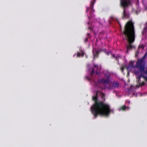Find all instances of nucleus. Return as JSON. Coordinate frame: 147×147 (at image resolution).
<instances>
[{"label":"nucleus","instance_id":"obj_15","mask_svg":"<svg viewBox=\"0 0 147 147\" xmlns=\"http://www.w3.org/2000/svg\"><path fill=\"white\" fill-rule=\"evenodd\" d=\"M106 50L105 49H98V51L99 52V53H100L102 52H104L105 51V50Z\"/></svg>","mask_w":147,"mask_h":147},{"label":"nucleus","instance_id":"obj_20","mask_svg":"<svg viewBox=\"0 0 147 147\" xmlns=\"http://www.w3.org/2000/svg\"><path fill=\"white\" fill-rule=\"evenodd\" d=\"M104 52L107 55H109V53L106 50V49L105 50V51Z\"/></svg>","mask_w":147,"mask_h":147},{"label":"nucleus","instance_id":"obj_16","mask_svg":"<svg viewBox=\"0 0 147 147\" xmlns=\"http://www.w3.org/2000/svg\"><path fill=\"white\" fill-rule=\"evenodd\" d=\"M138 82L139 83V87L140 86H143L145 84V82L144 81L142 82V83H139L140 81Z\"/></svg>","mask_w":147,"mask_h":147},{"label":"nucleus","instance_id":"obj_22","mask_svg":"<svg viewBox=\"0 0 147 147\" xmlns=\"http://www.w3.org/2000/svg\"><path fill=\"white\" fill-rule=\"evenodd\" d=\"M124 69V68L123 67H121V70L122 71H123Z\"/></svg>","mask_w":147,"mask_h":147},{"label":"nucleus","instance_id":"obj_9","mask_svg":"<svg viewBox=\"0 0 147 147\" xmlns=\"http://www.w3.org/2000/svg\"><path fill=\"white\" fill-rule=\"evenodd\" d=\"M144 27L143 28L142 31V34L144 35L147 32V21L144 24Z\"/></svg>","mask_w":147,"mask_h":147},{"label":"nucleus","instance_id":"obj_13","mask_svg":"<svg viewBox=\"0 0 147 147\" xmlns=\"http://www.w3.org/2000/svg\"><path fill=\"white\" fill-rule=\"evenodd\" d=\"M119 86V84L117 82H113L112 84L113 87L114 88H117Z\"/></svg>","mask_w":147,"mask_h":147},{"label":"nucleus","instance_id":"obj_3","mask_svg":"<svg viewBox=\"0 0 147 147\" xmlns=\"http://www.w3.org/2000/svg\"><path fill=\"white\" fill-rule=\"evenodd\" d=\"M130 4L129 0H121V6L123 8V12L122 13V18L124 19L125 18H129V13L126 12L125 8L128 7Z\"/></svg>","mask_w":147,"mask_h":147},{"label":"nucleus","instance_id":"obj_7","mask_svg":"<svg viewBox=\"0 0 147 147\" xmlns=\"http://www.w3.org/2000/svg\"><path fill=\"white\" fill-rule=\"evenodd\" d=\"M109 76L108 75H107V78L106 79L102 78L101 79H100L98 81V82L99 83H101L103 84L107 83L109 82Z\"/></svg>","mask_w":147,"mask_h":147},{"label":"nucleus","instance_id":"obj_6","mask_svg":"<svg viewBox=\"0 0 147 147\" xmlns=\"http://www.w3.org/2000/svg\"><path fill=\"white\" fill-rule=\"evenodd\" d=\"M94 68L93 69L92 71L90 73V75L92 76V75L94 73V69H96L95 71L96 74V75H99V74L100 72V69L99 68L98 66L96 64L94 65Z\"/></svg>","mask_w":147,"mask_h":147},{"label":"nucleus","instance_id":"obj_21","mask_svg":"<svg viewBox=\"0 0 147 147\" xmlns=\"http://www.w3.org/2000/svg\"><path fill=\"white\" fill-rule=\"evenodd\" d=\"M88 30L90 29V31H91V30H92V28L90 26H89L88 28Z\"/></svg>","mask_w":147,"mask_h":147},{"label":"nucleus","instance_id":"obj_11","mask_svg":"<svg viewBox=\"0 0 147 147\" xmlns=\"http://www.w3.org/2000/svg\"><path fill=\"white\" fill-rule=\"evenodd\" d=\"M84 52L82 51L81 50L80 51V53H79V52L77 53V56L78 57H79L80 56L82 57H83L84 56Z\"/></svg>","mask_w":147,"mask_h":147},{"label":"nucleus","instance_id":"obj_4","mask_svg":"<svg viewBox=\"0 0 147 147\" xmlns=\"http://www.w3.org/2000/svg\"><path fill=\"white\" fill-rule=\"evenodd\" d=\"M147 56V51L145 53L143 57L141 58L138 59L136 63V65H139L140 67H142V65L145 64V59Z\"/></svg>","mask_w":147,"mask_h":147},{"label":"nucleus","instance_id":"obj_24","mask_svg":"<svg viewBox=\"0 0 147 147\" xmlns=\"http://www.w3.org/2000/svg\"><path fill=\"white\" fill-rule=\"evenodd\" d=\"M87 35H88V36H89V35H90V33H87Z\"/></svg>","mask_w":147,"mask_h":147},{"label":"nucleus","instance_id":"obj_10","mask_svg":"<svg viewBox=\"0 0 147 147\" xmlns=\"http://www.w3.org/2000/svg\"><path fill=\"white\" fill-rule=\"evenodd\" d=\"M134 67V62L132 61H130L129 64L128 65V66L127 67V70L131 69V68H133Z\"/></svg>","mask_w":147,"mask_h":147},{"label":"nucleus","instance_id":"obj_8","mask_svg":"<svg viewBox=\"0 0 147 147\" xmlns=\"http://www.w3.org/2000/svg\"><path fill=\"white\" fill-rule=\"evenodd\" d=\"M92 51L93 53L94 59L97 58L98 57V54L99 53V52L98 50L95 48H93Z\"/></svg>","mask_w":147,"mask_h":147},{"label":"nucleus","instance_id":"obj_12","mask_svg":"<svg viewBox=\"0 0 147 147\" xmlns=\"http://www.w3.org/2000/svg\"><path fill=\"white\" fill-rule=\"evenodd\" d=\"M126 109H129V107H126L125 105H124L121 107L119 109V111H125Z\"/></svg>","mask_w":147,"mask_h":147},{"label":"nucleus","instance_id":"obj_17","mask_svg":"<svg viewBox=\"0 0 147 147\" xmlns=\"http://www.w3.org/2000/svg\"><path fill=\"white\" fill-rule=\"evenodd\" d=\"M112 56L113 57L115 58V59L116 61H118V60L117 57L115 56L114 54H113Z\"/></svg>","mask_w":147,"mask_h":147},{"label":"nucleus","instance_id":"obj_18","mask_svg":"<svg viewBox=\"0 0 147 147\" xmlns=\"http://www.w3.org/2000/svg\"><path fill=\"white\" fill-rule=\"evenodd\" d=\"M139 51L138 50H137L136 52V53H135V55H136V57H137L138 56V54L139 53Z\"/></svg>","mask_w":147,"mask_h":147},{"label":"nucleus","instance_id":"obj_5","mask_svg":"<svg viewBox=\"0 0 147 147\" xmlns=\"http://www.w3.org/2000/svg\"><path fill=\"white\" fill-rule=\"evenodd\" d=\"M96 1V0H92L90 2V6L89 7L87 8L86 12H89L90 13L91 16H92V13L94 11L93 9L94 5Z\"/></svg>","mask_w":147,"mask_h":147},{"label":"nucleus","instance_id":"obj_14","mask_svg":"<svg viewBox=\"0 0 147 147\" xmlns=\"http://www.w3.org/2000/svg\"><path fill=\"white\" fill-rule=\"evenodd\" d=\"M144 46L143 44H142L140 45L138 47V49H142V50L144 49Z\"/></svg>","mask_w":147,"mask_h":147},{"label":"nucleus","instance_id":"obj_26","mask_svg":"<svg viewBox=\"0 0 147 147\" xmlns=\"http://www.w3.org/2000/svg\"><path fill=\"white\" fill-rule=\"evenodd\" d=\"M123 34L125 35L124 34ZM125 39V37L124 38H123V39Z\"/></svg>","mask_w":147,"mask_h":147},{"label":"nucleus","instance_id":"obj_25","mask_svg":"<svg viewBox=\"0 0 147 147\" xmlns=\"http://www.w3.org/2000/svg\"><path fill=\"white\" fill-rule=\"evenodd\" d=\"M88 24V25H90V23L89 22H88V23H87Z\"/></svg>","mask_w":147,"mask_h":147},{"label":"nucleus","instance_id":"obj_2","mask_svg":"<svg viewBox=\"0 0 147 147\" xmlns=\"http://www.w3.org/2000/svg\"><path fill=\"white\" fill-rule=\"evenodd\" d=\"M123 34L125 35V40H127L129 45L127 47V52L132 49L134 45L131 44L134 42L135 38V32L134 23L131 21H128L125 24Z\"/></svg>","mask_w":147,"mask_h":147},{"label":"nucleus","instance_id":"obj_23","mask_svg":"<svg viewBox=\"0 0 147 147\" xmlns=\"http://www.w3.org/2000/svg\"><path fill=\"white\" fill-rule=\"evenodd\" d=\"M88 40V38H86L85 39V42H86Z\"/></svg>","mask_w":147,"mask_h":147},{"label":"nucleus","instance_id":"obj_19","mask_svg":"<svg viewBox=\"0 0 147 147\" xmlns=\"http://www.w3.org/2000/svg\"><path fill=\"white\" fill-rule=\"evenodd\" d=\"M102 98H103L104 100H105V94L103 93H102Z\"/></svg>","mask_w":147,"mask_h":147},{"label":"nucleus","instance_id":"obj_1","mask_svg":"<svg viewBox=\"0 0 147 147\" xmlns=\"http://www.w3.org/2000/svg\"><path fill=\"white\" fill-rule=\"evenodd\" d=\"M97 92L95 96H93L92 99L94 101V104L91 107L92 113L95 118L98 115L108 116L111 112L110 106L107 104L105 103L102 101H99L97 100Z\"/></svg>","mask_w":147,"mask_h":147}]
</instances>
